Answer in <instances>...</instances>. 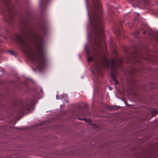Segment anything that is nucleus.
<instances>
[{
    "mask_svg": "<svg viewBox=\"0 0 158 158\" xmlns=\"http://www.w3.org/2000/svg\"><path fill=\"white\" fill-rule=\"evenodd\" d=\"M28 36L36 41L38 44V53L36 54L30 45L29 42L22 35L17 34L15 38L21 50L39 71L44 68L47 61L45 50L44 47V38L38 35L33 29L28 33Z\"/></svg>",
    "mask_w": 158,
    "mask_h": 158,
    "instance_id": "f257e3e1",
    "label": "nucleus"
},
{
    "mask_svg": "<svg viewBox=\"0 0 158 158\" xmlns=\"http://www.w3.org/2000/svg\"><path fill=\"white\" fill-rule=\"evenodd\" d=\"M85 3L90 23L89 39L91 43H105L100 0H85Z\"/></svg>",
    "mask_w": 158,
    "mask_h": 158,
    "instance_id": "f03ea898",
    "label": "nucleus"
},
{
    "mask_svg": "<svg viewBox=\"0 0 158 158\" xmlns=\"http://www.w3.org/2000/svg\"><path fill=\"white\" fill-rule=\"evenodd\" d=\"M0 10L6 22L9 23L13 22L14 17L13 11L14 9L10 0H0Z\"/></svg>",
    "mask_w": 158,
    "mask_h": 158,
    "instance_id": "7ed1b4c3",
    "label": "nucleus"
},
{
    "mask_svg": "<svg viewBox=\"0 0 158 158\" xmlns=\"http://www.w3.org/2000/svg\"><path fill=\"white\" fill-rule=\"evenodd\" d=\"M35 102V99L33 98L27 100L22 105L18 111V113L22 114L25 113V111L33 109Z\"/></svg>",
    "mask_w": 158,
    "mask_h": 158,
    "instance_id": "20e7f679",
    "label": "nucleus"
},
{
    "mask_svg": "<svg viewBox=\"0 0 158 158\" xmlns=\"http://www.w3.org/2000/svg\"><path fill=\"white\" fill-rule=\"evenodd\" d=\"M133 6L134 7V5L137 6H147L148 5L149 0H130Z\"/></svg>",
    "mask_w": 158,
    "mask_h": 158,
    "instance_id": "39448f33",
    "label": "nucleus"
},
{
    "mask_svg": "<svg viewBox=\"0 0 158 158\" xmlns=\"http://www.w3.org/2000/svg\"><path fill=\"white\" fill-rule=\"evenodd\" d=\"M39 29L43 35H44L47 34V27L46 24L44 22L42 23L39 25Z\"/></svg>",
    "mask_w": 158,
    "mask_h": 158,
    "instance_id": "423d86ee",
    "label": "nucleus"
},
{
    "mask_svg": "<svg viewBox=\"0 0 158 158\" xmlns=\"http://www.w3.org/2000/svg\"><path fill=\"white\" fill-rule=\"evenodd\" d=\"M135 53L136 54V55L135 56V57L137 59V60H136V62L137 63H141L142 62V59H139V58H142L143 59H144L145 60H147V58H145L144 57H143V56H139V54H138V53L137 52H135Z\"/></svg>",
    "mask_w": 158,
    "mask_h": 158,
    "instance_id": "0eeeda50",
    "label": "nucleus"
},
{
    "mask_svg": "<svg viewBox=\"0 0 158 158\" xmlns=\"http://www.w3.org/2000/svg\"><path fill=\"white\" fill-rule=\"evenodd\" d=\"M119 108V107L116 106H108V108L110 110H117Z\"/></svg>",
    "mask_w": 158,
    "mask_h": 158,
    "instance_id": "6e6552de",
    "label": "nucleus"
},
{
    "mask_svg": "<svg viewBox=\"0 0 158 158\" xmlns=\"http://www.w3.org/2000/svg\"><path fill=\"white\" fill-rule=\"evenodd\" d=\"M139 32L138 31H136L134 33V35L135 37L137 38H139Z\"/></svg>",
    "mask_w": 158,
    "mask_h": 158,
    "instance_id": "1a4fd4ad",
    "label": "nucleus"
},
{
    "mask_svg": "<svg viewBox=\"0 0 158 158\" xmlns=\"http://www.w3.org/2000/svg\"><path fill=\"white\" fill-rule=\"evenodd\" d=\"M82 120H85V122H87L89 124H91V123H92L91 121L89 119H86V118H84V119H82Z\"/></svg>",
    "mask_w": 158,
    "mask_h": 158,
    "instance_id": "9d476101",
    "label": "nucleus"
},
{
    "mask_svg": "<svg viewBox=\"0 0 158 158\" xmlns=\"http://www.w3.org/2000/svg\"><path fill=\"white\" fill-rule=\"evenodd\" d=\"M64 97V94L60 96L58 95H56V98L57 99H62Z\"/></svg>",
    "mask_w": 158,
    "mask_h": 158,
    "instance_id": "9b49d317",
    "label": "nucleus"
},
{
    "mask_svg": "<svg viewBox=\"0 0 158 158\" xmlns=\"http://www.w3.org/2000/svg\"><path fill=\"white\" fill-rule=\"evenodd\" d=\"M113 7V6L111 5H109L107 6L108 9L109 11H110V10H112L113 9L112 8Z\"/></svg>",
    "mask_w": 158,
    "mask_h": 158,
    "instance_id": "f8f14e48",
    "label": "nucleus"
},
{
    "mask_svg": "<svg viewBox=\"0 0 158 158\" xmlns=\"http://www.w3.org/2000/svg\"><path fill=\"white\" fill-rule=\"evenodd\" d=\"M157 113V112L156 111H154L152 112V116H155L156 115Z\"/></svg>",
    "mask_w": 158,
    "mask_h": 158,
    "instance_id": "ddd939ff",
    "label": "nucleus"
},
{
    "mask_svg": "<svg viewBox=\"0 0 158 158\" xmlns=\"http://www.w3.org/2000/svg\"><path fill=\"white\" fill-rule=\"evenodd\" d=\"M49 0H42V2L43 4H44L47 3H48Z\"/></svg>",
    "mask_w": 158,
    "mask_h": 158,
    "instance_id": "4468645a",
    "label": "nucleus"
},
{
    "mask_svg": "<svg viewBox=\"0 0 158 158\" xmlns=\"http://www.w3.org/2000/svg\"><path fill=\"white\" fill-rule=\"evenodd\" d=\"M9 52H10V53L11 54V55H15V53H14V52H13L12 51H10Z\"/></svg>",
    "mask_w": 158,
    "mask_h": 158,
    "instance_id": "2eb2a0df",
    "label": "nucleus"
},
{
    "mask_svg": "<svg viewBox=\"0 0 158 158\" xmlns=\"http://www.w3.org/2000/svg\"><path fill=\"white\" fill-rule=\"evenodd\" d=\"M118 62L120 64H121L122 62V59H120L119 60Z\"/></svg>",
    "mask_w": 158,
    "mask_h": 158,
    "instance_id": "dca6fc26",
    "label": "nucleus"
},
{
    "mask_svg": "<svg viewBox=\"0 0 158 158\" xmlns=\"http://www.w3.org/2000/svg\"><path fill=\"white\" fill-rule=\"evenodd\" d=\"M146 33V31H143V34H144V35H145Z\"/></svg>",
    "mask_w": 158,
    "mask_h": 158,
    "instance_id": "f3484780",
    "label": "nucleus"
},
{
    "mask_svg": "<svg viewBox=\"0 0 158 158\" xmlns=\"http://www.w3.org/2000/svg\"><path fill=\"white\" fill-rule=\"evenodd\" d=\"M109 89L110 90H111L112 89V88L110 87H109Z\"/></svg>",
    "mask_w": 158,
    "mask_h": 158,
    "instance_id": "a211bd4d",
    "label": "nucleus"
},
{
    "mask_svg": "<svg viewBox=\"0 0 158 158\" xmlns=\"http://www.w3.org/2000/svg\"><path fill=\"white\" fill-rule=\"evenodd\" d=\"M150 36H151V37H153V36L151 34H150Z\"/></svg>",
    "mask_w": 158,
    "mask_h": 158,
    "instance_id": "6ab92c4d",
    "label": "nucleus"
},
{
    "mask_svg": "<svg viewBox=\"0 0 158 158\" xmlns=\"http://www.w3.org/2000/svg\"><path fill=\"white\" fill-rule=\"evenodd\" d=\"M85 108H87V106L86 105H85Z\"/></svg>",
    "mask_w": 158,
    "mask_h": 158,
    "instance_id": "aec40b11",
    "label": "nucleus"
},
{
    "mask_svg": "<svg viewBox=\"0 0 158 158\" xmlns=\"http://www.w3.org/2000/svg\"><path fill=\"white\" fill-rule=\"evenodd\" d=\"M118 31L119 33L120 34V30H118Z\"/></svg>",
    "mask_w": 158,
    "mask_h": 158,
    "instance_id": "412c9836",
    "label": "nucleus"
},
{
    "mask_svg": "<svg viewBox=\"0 0 158 158\" xmlns=\"http://www.w3.org/2000/svg\"><path fill=\"white\" fill-rule=\"evenodd\" d=\"M79 108H81V106H79Z\"/></svg>",
    "mask_w": 158,
    "mask_h": 158,
    "instance_id": "4be33fe9",
    "label": "nucleus"
},
{
    "mask_svg": "<svg viewBox=\"0 0 158 158\" xmlns=\"http://www.w3.org/2000/svg\"><path fill=\"white\" fill-rule=\"evenodd\" d=\"M157 34L158 35V32H157Z\"/></svg>",
    "mask_w": 158,
    "mask_h": 158,
    "instance_id": "5701e85b",
    "label": "nucleus"
}]
</instances>
